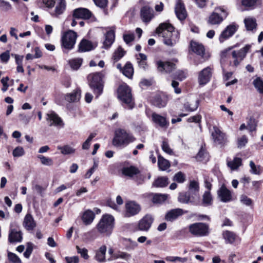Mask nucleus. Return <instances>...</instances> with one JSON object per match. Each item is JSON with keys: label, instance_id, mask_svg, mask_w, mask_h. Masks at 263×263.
Returning a JSON list of instances; mask_svg holds the SVG:
<instances>
[{"label": "nucleus", "instance_id": "obj_1", "mask_svg": "<svg viewBox=\"0 0 263 263\" xmlns=\"http://www.w3.org/2000/svg\"><path fill=\"white\" fill-rule=\"evenodd\" d=\"M156 32L163 38V42L168 46H174L179 40V33L174 30V27L168 23L160 24Z\"/></svg>", "mask_w": 263, "mask_h": 263}, {"label": "nucleus", "instance_id": "obj_2", "mask_svg": "<svg viewBox=\"0 0 263 263\" xmlns=\"http://www.w3.org/2000/svg\"><path fill=\"white\" fill-rule=\"evenodd\" d=\"M115 226V218L109 214L103 215L97 226V229L101 233L110 235Z\"/></svg>", "mask_w": 263, "mask_h": 263}, {"label": "nucleus", "instance_id": "obj_3", "mask_svg": "<svg viewBox=\"0 0 263 263\" xmlns=\"http://www.w3.org/2000/svg\"><path fill=\"white\" fill-rule=\"evenodd\" d=\"M135 139L132 135L128 133L125 129L119 128L115 131L112 144L116 146L127 145L129 143L133 142Z\"/></svg>", "mask_w": 263, "mask_h": 263}, {"label": "nucleus", "instance_id": "obj_4", "mask_svg": "<svg viewBox=\"0 0 263 263\" xmlns=\"http://www.w3.org/2000/svg\"><path fill=\"white\" fill-rule=\"evenodd\" d=\"M118 97L123 102L127 105L130 109L134 106L132 100L131 90L129 87L125 84L120 85L118 89Z\"/></svg>", "mask_w": 263, "mask_h": 263}, {"label": "nucleus", "instance_id": "obj_5", "mask_svg": "<svg viewBox=\"0 0 263 263\" xmlns=\"http://www.w3.org/2000/svg\"><path fill=\"white\" fill-rule=\"evenodd\" d=\"M89 78L91 79L89 86L93 90L96 98H98L103 92L102 75L100 73H95L90 74Z\"/></svg>", "mask_w": 263, "mask_h": 263}, {"label": "nucleus", "instance_id": "obj_6", "mask_svg": "<svg viewBox=\"0 0 263 263\" xmlns=\"http://www.w3.org/2000/svg\"><path fill=\"white\" fill-rule=\"evenodd\" d=\"M77 34L72 30L65 32L62 37V45L65 49H72L76 42Z\"/></svg>", "mask_w": 263, "mask_h": 263}, {"label": "nucleus", "instance_id": "obj_7", "mask_svg": "<svg viewBox=\"0 0 263 263\" xmlns=\"http://www.w3.org/2000/svg\"><path fill=\"white\" fill-rule=\"evenodd\" d=\"M189 232L193 235L203 236L209 234V227L202 222H197L192 224L189 227Z\"/></svg>", "mask_w": 263, "mask_h": 263}, {"label": "nucleus", "instance_id": "obj_8", "mask_svg": "<svg viewBox=\"0 0 263 263\" xmlns=\"http://www.w3.org/2000/svg\"><path fill=\"white\" fill-rule=\"evenodd\" d=\"M227 16V12L221 8H217L215 11L210 15L208 23L211 25H218L223 20L224 17Z\"/></svg>", "mask_w": 263, "mask_h": 263}, {"label": "nucleus", "instance_id": "obj_9", "mask_svg": "<svg viewBox=\"0 0 263 263\" xmlns=\"http://www.w3.org/2000/svg\"><path fill=\"white\" fill-rule=\"evenodd\" d=\"M22 234L18 224L15 221L10 224L9 240L11 242H21L22 240Z\"/></svg>", "mask_w": 263, "mask_h": 263}, {"label": "nucleus", "instance_id": "obj_10", "mask_svg": "<svg viewBox=\"0 0 263 263\" xmlns=\"http://www.w3.org/2000/svg\"><path fill=\"white\" fill-rule=\"evenodd\" d=\"M141 210V207L139 204L135 201H128L125 204V210L124 216L130 217L138 214Z\"/></svg>", "mask_w": 263, "mask_h": 263}, {"label": "nucleus", "instance_id": "obj_11", "mask_svg": "<svg viewBox=\"0 0 263 263\" xmlns=\"http://www.w3.org/2000/svg\"><path fill=\"white\" fill-rule=\"evenodd\" d=\"M212 136L214 142L216 144L224 145L228 142L226 135L222 133L220 129L216 126L213 127Z\"/></svg>", "mask_w": 263, "mask_h": 263}, {"label": "nucleus", "instance_id": "obj_12", "mask_svg": "<svg viewBox=\"0 0 263 263\" xmlns=\"http://www.w3.org/2000/svg\"><path fill=\"white\" fill-rule=\"evenodd\" d=\"M238 27V26L234 23L228 25L219 35V42L223 43L231 37L236 32Z\"/></svg>", "mask_w": 263, "mask_h": 263}, {"label": "nucleus", "instance_id": "obj_13", "mask_svg": "<svg viewBox=\"0 0 263 263\" xmlns=\"http://www.w3.org/2000/svg\"><path fill=\"white\" fill-rule=\"evenodd\" d=\"M250 48V45H247L238 51H233L232 52V57L235 59L234 64L235 66H237L240 62L245 58L247 53L249 52Z\"/></svg>", "mask_w": 263, "mask_h": 263}, {"label": "nucleus", "instance_id": "obj_14", "mask_svg": "<svg viewBox=\"0 0 263 263\" xmlns=\"http://www.w3.org/2000/svg\"><path fill=\"white\" fill-rule=\"evenodd\" d=\"M140 17L144 23H149L154 17L153 9L147 5L142 7L140 10Z\"/></svg>", "mask_w": 263, "mask_h": 263}, {"label": "nucleus", "instance_id": "obj_15", "mask_svg": "<svg viewBox=\"0 0 263 263\" xmlns=\"http://www.w3.org/2000/svg\"><path fill=\"white\" fill-rule=\"evenodd\" d=\"M212 69L210 67H207L202 69L198 74V83L200 85H204L208 83L212 77Z\"/></svg>", "mask_w": 263, "mask_h": 263}, {"label": "nucleus", "instance_id": "obj_16", "mask_svg": "<svg viewBox=\"0 0 263 263\" xmlns=\"http://www.w3.org/2000/svg\"><path fill=\"white\" fill-rule=\"evenodd\" d=\"M46 120L50 126H54L62 127L64 123L60 117L53 111H50L47 114Z\"/></svg>", "mask_w": 263, "mask_h": 263}, {"label": "nucleus", "instance_id": "obj_17", "mask_svg": "<svg viewBox=\"0 0 263 263\" xmlns=\"http://www.w3.org/2000/svg\"><path fill=\"white\" fill-rule=\"evenodd\" d=\"M54 5V9L51 10L50 13L53 17H58L65 11L66 3L65 0H58Z\"/></svg>", "mask_w": 263, "mask_h": 263}, {"label": "nucleus", "instance_id": "obj_18", "mask_svg": "<svg viewBox=\"0 0 263 263\" xmlns=\"http://www.w3.org/2000/svg\"><path fill=\"white\" fill-rule=\"evenodd\" d=\"M156 65L158 71L163 73H170L175 69V65L167 61H157Z\"/></svg>", "mask_w": 263, "mask_h": 263}, {"label": "nucleus", "instance_id": "obj_19", "mask_svg": "<svg viewBox=\"0 0 263 263\" xmlns=\"http://www.w3.org/2000/svg\"><path fill=\"white\" fill-rule=\"evenodd\" d=\"M153 222V218L152 216L146 215L139 221L138 229L140 231H147L150 229Z\"/></svg>", "mask_w": 263, "mask_h": 263}, {"label": "nucleus", "instance_id": "obj_20", "mask_svg": "<svg viewBox=\"0 0 263 263\" xmlns=\"http://www.w3.org/2000/svg\"><path fill=\"white\" fill-rule=\"evenodd\" d=\"M218 198L223 202H228L232 200L231 192L224 185H222L217 192Z\"/></svg>", "mask_w": 263, "mask_h": 263}, {"label": "nucleus", "instance_id": "obj_21", "mask_svg": "<svg viewBox=\"0 0 263 263\" xmlns=\"http://www.w3.org/2000/svg\"><path fill=\"white\" fill-rule=\"evenodd\" d=\"M152 121L157 125L162 128H167L169 125V122L167 121L166 118L161 116L156 112L152 114Z\"/></svg>", "mask_w": 263, "mask_h": 263}, {"label": "nucleus", "instance_id": "obj_22", "mask_svg": "<svg viewBox=\"0 0 263 263\" xmlns=\"http://www.w3.org/2000/svg\"><path fill=\"white\" fill-rule=\"evenodd\" d=\"M175 13L178 18L181 21L184 20L187 16L184 5L181 0L176 2Z\"/></svg>", "mask_w": 263, "mask_h": 263}, {"label": "nucleus", "instance_id": "obj_23", "mask_svg": "<svg viewBox=\"0 0 263 263\" xmlns=\"http://www.w3.org/2000/svg\"><path fill=\"white\" fill-rule=\"evenodd\" d=\"M92 14L91 12L86 8H79L73 11V16L76 18L89 19Z\"/></svg>", "mask_w": 263, "mask_h": 263}, {"label": "nucleus", "instance_id": "obj_24", "mask_svg": "<svg viewBox=\"0 0 263 263\" xmlns=\"http://www.w3.org/2000/svg\"><path fill=\"white\" fill-rule=\"evenodd\" d=\"M23 226L27 231L33 230L35 228L36 226V222L30 214H27L25 215Z\"/></svg>", "mask_w": 263, "mask_h": 263}, {"label": "nucleus", "instance_id": "obj_25", "mask_svg": "<svg viewBox=\"0 0 263 263\" xmlns=\"http://www.w3.org/2000/svg\"><path fill=\"white\" fill-rule=\"evenodd\" d=\"M185 212L181 209H175L168 211L165 215V219L167 221H172L178 217L182 215Z\"/></svg>", "mask_w": 263, "mask_h": 263}, {"label": "nucleus", "instance_id": "obj_26", "mask_svg": "<svg viewBox=\"0 0 263 263\" xmlns=\"http://www.w3.org/2000/svg\"><path fill=\"white\" fill-rule=\"evenodd\" d=\"M106 247L105 245L101 246L96 251L95 259L99 262L102 263L106 262L107 259L106 258Z\"/></svg>", "mask_w": 263, "mask_h": 263}, {"label": "nucleus", "instance_id": "obj_27", "mask_svg": "<svg viewBox=\"0 0 263 263\" xmlns=\"http://www.w3.org/2000/svg\"><path fill=\"white\" fill-rule=\"evenodd\" d=\"M190 46L193 52L200 56H201L202 57H203L205 53V49L201 44L192 41L191 42Z\"/></svg>", "mask_w": 263, "mask_h": 263}, {"label": "nucleus", "instance_id": "obj_28", "mask_svg": "<svg viewBox=\"0 0 263 263\" xmlns=\"http://www.w3.org/2000/svg\"><path fill=\"white\" fill-rule=\"evenodd\" d=\"M95 214L92 211L87 210L85 211L82 215V220L85 225L90 224L93 221Z\"/></svg>", "mask_w": 263, "mask_h": 263}, {"label": "nucleus", "instance_id": "obj_29", "mask_svg": "<svg viewBox=\"0 0 263 263\" xmlns=\"http://www.w3.org/2000/svg\"><path fill=\"white\" fill-rule=\"evenodd\" d=\"M245 27L247 31H253L257 27L256 20L252 17H247L244 20Z\"/></svg>", "mask_w": 263, "mask_h": 263}, {"label": "nucleus", "instance_id": "obj_30", "mask_svg": "<svg viewBox=\"0 0 263 263\" xmlns=\"http://www.w3.org/2000/svg\"><path fill=\"white\" fill-rule=\"evenodd\" d=\"M242 165L240 158L234 157L232 160L227 161V165L231 171L237 170Z\"/></svg>", "mask_w": 263, "mask_h": 263}, {"label": "nucleus", "instance_id": "obj_31", "mask_svg": "<svg viewBox=\"0 0 263 263\" xmlns=\"http://www.w3.org/2000/svg\"><path fill=\"white\" fill-rule=\"evenodd\" d=\"M115 33L112 30H109L106 32L105 35V39L103 43V46L105 48L110 47L114 42Z\"/></svg>", "mask_w": 263, "mask_h": 263}, {"label": "nucleus", "instance_id": "obj_32", "mask_svg": "<svg viewBox=\"0 0 263 263\" xmlns=\"http://www.w3.org/2000/svg\"><path fill=\"white\" fill-rule=\"evenodd\" d=\"M93 49L91 43L86 40H83L79 44V50L80 52H86Z\"/></svg>", "mask_w": 263, "mask_h": 263}, {"label": "nucleus", "instance_id": "obj_33", "mask_svg": "<svg viewBox=\"0 0 263 263\" xmlns=\"http://www.w3.org/2000/svg\"><path fill=\"white\" fill-rule=\"evenodd\" d=\"M65 100L68 102H75L79 100L80 98V92L79 90H76L73 92L65 96Z\"/></svg>", "mask_w": 263, "mask_h": 263}, {"label": "nucleus", "instance_id": "obj_34", "mask_svg": "<svg viewBox=\"0 0 263 263\" xmlns=\"http://www.w3.org/2000/svg\"><path fill=\"white\" fill-rule=\"evenodd\" d=\"M168 178L166 177H158L153 183V185L157 187H163L168 184Z\"/></svg>", "mask_w": 263, "mask_h": 263}, {"label": "nucleus", "instance_id": "obj_35", "mask_svg": "<svg viewBox=\"0 0 263 263\" xmlns=\"http://www.w3.org/2000/svg\"><path fill=\"white\" fill-rule=\"evenodd\" d=\"M158 164L159 168L162 171H165L170 166L169 161L161 156L158 157Z\"/></svg>", "mask_w": 263, "mask_h": 263}, {"label": "nucleus", "instance_id": "obj_36", "mask_svg": "<svg viewBox=\"0 0 263 263\" xmlns=\"http://www.w3.org/2000/svg\"><path fill=\"white\" fill-rule=\"evenodd\" d=\"M167 194H156L153 195L152 201L155 203H162L168 198Z\"/></svg>", "mask_w": 263, "mask_h": 263}, {"label": "nucleus", "instance_id": "obj_37", "mask_svg": "<svg viewBox=\"0 0 263 263\" xmlns=\"http://www.w3.org/2000/svg\"><path fill=\"white\" fill-rule=\"evenodd\" d=\"M188 189L190 193H193L196 195V194L198 193L199 190L198 182L195 180L190 181Z\"/></svg>", "mask_w": 263, "mask_h": 263}, {"label": "nucleus", "instance_id": "obj_38", "mask_svg": "<svg viewBox=\"0 0 263 263\" xmlns=\"http://www.w3.org/2000/svg\"><path fill=\"white\" fill-rule=\"evenodd\" d=\"M223 237L227 243H232L236 239L235 234L230 231H224L223 233Z\"/></svg>", "mask_w": 263, "mask_h": 263}, {"label": "nucleus", "instance_id": "obj_39", "mask_svg": "<svg viewBox=\"0 0 263 263\" xmlns=\"http://www.w3.org/2000/svg\"><path fill=\"white\" fill-rule=\"evenodd\" d=\"M122 173L126 176L133 177L134 175L139 173V170L134 166H130L124 168Z\"/></svg>", "mask_w": 263, "mask_h": 263}, {"label": "nucleus", "instance_id": "obj_40", "mask_svg": "<svg viewBox=\"0 0 263 263\" xmlns=\"http://www.w3.org/2000/svg\"><path fill=\"white\" fill-rule=\"evenodd\" d=\"M213 198L210 191H205L202 196V204L204 206L212 204Z\"/></svg>", "mask_w": 263, "mask_h": 263}, {"label": "nucleus", "instance_id": "obj_41", "mask_svg": "<svg viewBox=\"0 0 263 263\" xmlns=\"http://www.w3.org/2000/svg\"><path fill=\"white\" fill-rule=\"evenodd\" d=\"M113 258H116V259H122L127 261L131 258V255L126 252L118 251L115 253Z\"/></svg>", "mask_w": 263, "mask_h": 263}, {"label": "nucleus", "instance_id": "obj_42", "mask_svg": "<svg viewBox=\"0 0 263 263\" xmlns=\"http://www.w3.org/2000/svg\"><path fill=\"white\" fill-rule=\"evenodd\" d=\"M122 73L128 78L132 77L134 73V69L131 63H127L125 64L122 70Z\"/></svg>", "mask_w": 263, "mask_h": 263}, {"label": "nucleus", "instance_id": "obj_43", "mask_svg": "<svg viewBox=\"0 0 263 263\" xmlns=\"http://www.w3.org/2000/svg\"><path fill=\"white\" fill-rule=\"evenodd\" d=\"M83 60L81 58L73 59L69 61V64L71 68L77 70L81 65Z\"/></svg>", "mask_w": 263, "mask_h": 263}, {"label": "nucleus", "instance_id": "obj_44", "mask_svg": "<svg viewBox=\"0 0 263 263\" xmlns=\"http://www.w3.org/2000/svg\"><path fill=\"white\" fill-rule=\"evenodd\" d=\"M199 102L198 100L193 103H186L184 104V108L186 110L189 111H193L197 109L198 106Z\"/></svg>", "mask_w": 263, "mask_h": 263}, {"label": "nucleus", "instance_id": "obj_45", "mask_svg": "<svg viewBox=\"0 0 263 263\" xmlns=\"http://www.w3.org/2000/svg\"><path fill=\"white\" fill-rule=\"evenodd\" d=\"M58 149L61 150V153L64 155L73 154L75 152V149L69 145L59 146Z\"/></svg>", "mask_w": 263, "mask_h": 263}, {"label": "nucleus", "instance_id": "obj_46", "mask_svg": "<svg viewBox=\"0 0 263 263\" xmlns=\"http://www.w3.org/2000/svg\"><path fill=\"white\" fill-rule=\"evenodd\" d=\"M124 53H125V51L123 50V49L121 47H119L115 51L113 57H112V59L116 62L118 61L122 57H123L124 56Z\"/></svg>", "mask_w": 263, "mask_h": 263}, {"label": "nucleus", "instance_id": "obj_47", "mask_svg": "<svg viewBox=\"0 0 263 263\" xmlns=\"http://www.w3.org/2000/svg\"><path fill=\"white\" fill-rule=\"evenodd\" d=\"M37 158L40 159L41 162L43 165L46 166H51L53 164L51 158L46 157L43 155H39Z\"/></svg>", "mask_w": 263, "mask_h": 263}, {"label": "nucleus", "instance_id": "obj_48", "mask_svg": "<svg viewBox=\"0 0 263 263\" xmlns=\"http://www.w3.org/2000/svg\"><path fill=\"white\" fill-rule=\"evenodd\" d=\"M249 165L251 167V173L255 175H259L260 174L261 170L259 165L256 166L252 161H250Z\"/></svg>", "mask_w": 263, "mask_h": 263}, {"label": "nucleus", "instance_id": "obj_49", "mask_svg": "<svg viewBox=\"0 0 263 263\" xmlns=\"http://www.w3.org/2000/svg\"><path fill=\"white\" fill-rule=\"evenodd\" d=\"M179 202L182 203H188L192 202L191 200L189 195H187L186 193H180L178 198Z\"/></svg>", "mask_w": 263, "mask_h": 263}, {"label": "nucleus", "instance_id": "obj_50", "mask_svg": "<svg viewBox=\"0 0 263 263\" xmlns=\"http://www.w3.org/2000/svg\"><path fill=\"white\" fill-rule=\"evenodd\" d=\"M185 175L183 173L179 172L174 175L173 180L178 183H182L185 181Z\"/></svg>", "mask_w": 263, "mask_h": 263}, {"label": "nucleus", "instance_id": "obj_51", "mask_svg": "<svg viewBox=\"0 0 263 263\" xmlns=\"http://www.w3.org/2000/svg\"><path fill=\"white\" fill-rule=\"evenodd\" d=\"M248 139L246 136L243 135L238 138L237 139V147L239 148L243 147L248 143Z\"/></svg>", "mask_w": 263, "mask_h": 263}, {"label": "nucleus", "instance_id": "obj_52", "mask_svg": "<svg viewBox=\"0 0 263 263\" xmlns=\"http://www.w3.org/2000/svg\"><path fill=\"white\" fill-rule=\"evenodd\" d=\"M253 84L255 87L258 90V91L262 93H263V81L259 78H258L254 80Z\"/></svg>", "mask_w": 263, "mask_h": 263}, {"label": "nucleus", "instance_id": "obj_53", "mask_svg": "<svg viewBox=\"0 0 263 263\" xmlns=\"http://www.w3.org/2000/svg\"><path fill=\"white\" fill-rule=\"evenodd\" d=\"M96 136V133H91L86 139V140L83 143L82 145V148L83 149H88L90 145L91 141L92 139Z\"/></svg>", "mask_w": 263, "mask_h": 263}, {"label": "nucleus", "instance_id": "obj_54", "mask_svg": "<svg viewBox=\"0 0 263 263\" xmlns=\"http://www.w3.org/2000/svg\"><path fill=\"white\" fill-rule=\"evenodd\" d=\"M166 260L170 262H177L179 261L181 262H186L187 260L186 257H180L178 256H167L165 258Z\"/></svg>", "mask_w": 263, "mask_h": 263}, {"label": "nucleus", "instance_id": "obj_55", "mask_svg": "<svg viewBox=\"0 0 263 263\" xmlns=\"http://www.w3.org/2000/svg\"><path fill=\"white\" fill-rule=\"evenodd\" d=\"M240 201L242 204L247 206H251L253 204L252 200L245 195H242L240 196Z\"/></svg>", "mask_w": 263, "mask_h": 263}, {"label": "nucleus", "instance_id": "obj_56", "mask_svg": "<svg viewBox=\"0 0 263 263\" xmlns=\"http://www.w3.org/2000/svg\"><path fill=\"white\" fill-rule=\"evenodd\" d=\"M0 8L3 11L7 12L10 11L12 7L9 2L0 1Z\"/></svg>", "mask_w": 263, "mask_h": 263}, {"label": "nucleus", "instance_id": "obj_57", "mask_svg": "<svg viewBox=\"0 0 263 263\" xmlns=\"http://www.w3.org/2000/svg\"><path fill=\"white\" fill-rule=\"evenodd\" d=\"M76 249L78 253L80 254L81 257L84 258L85 259H88L89 258V255L88 254V250L85 248H81L79 246H76Z\"/></svg>", "mask_w": 263, "mask_h": 263}, {"label": "nucleus", "instance_id": "obj_58", "mask_svg": "<svg viewBox=\"0 0 263 263\" xmlns=\"http://www.w3.org/2000/svg\"><path fill=\"white\" fill-rule=\"evenodd\" d=\"M8 257L9 260L13 263H22L21 259L14 253H8Z\"/></svg>", "mask_w": 263, "mask_h": 263}, {"label": "nucleus", "instance_id": "obj_59", "mask_svg": "<svg viewBox=\"0 0 263 263\" xmlns=\"http://www.w3.org/2000/svg\"><path fill=\"white\" fill-rule=\"evenodd\" d=\"M98 166V163L97 162H94L93 166L91 167L86 173L84 175V177L85 179H89L90 178L91 176L97 168Z\"/></svg>", "mask_w": 263, "mask_h": 263}, {"label": "nucleus", "instance_id": "obj_60", "mask_svg": "<svg viewBox=\"0 0 263 263\" xmlns=\"http://www.w3.org/2000/svg\"><path fill=\"white\" fill-rule=\"evenodd\" d=\"M167 103L166 100L165 98H157L154 101V104L158 107L161 108L164 107Z\"/></svg>", "mask_w": 263, "mask_h": 263}, {"label": "nucleus", "instance_id": "obj_61", "mask_svg": "<svg viewBox=\"0 0 263 263\" xmlns=\"http://www.w3.org/2000/svg\"><path fill=\"white\" fill-rule=\"evenodd\" d=\"M162 149L166 154L172 155L173 154V151L170 147L169 144L166 141H163L162 145Z\"/></svg>", "mask_w": 263, "mask_h": 263}, {"label": "nucleus", "instance_id": "obj_62", "mask_svg": "<svg viewBox=\"0 0 263 263\" xmlns=\"http://www.w3.org/2000/svg\"><path fill=\"white\" fill-rule=\"evenodd\" d=\"M137 59L138 61L140 60L139 61L140 65L144 68V66L146 65L145 61L147 59L146 55L143 53H140L137 56Z\"/></svg>", "mask_w": 263, "mask_h": 263}, {"label": "nucleus", "instance_id": "obj_63", "mask_svg": "<svg viewBox=\"0 0 263 263\" xmlns=\"http://www.w3.org/2000/svg\"><path fill=\"white\" fill-rule=\"evenodd\" d=\"M24 154V151L23 147H16L13 151V156L15 157L22 156Z\"/></svg>", "mask_w": 263, "mask_h": 263}, {"label": "nucleus", "instance_id": "obj_64", "mask_svg": "<svg viewBox=\"0 0 263 263\" xmlns=\"http://www.w3.org/2000/svg\"><path fill=\"white\" fill-rule=\"evenodd\" d=\"M67 263H79V258L78 256L66 257L65 258Z\"/></svg>", "mask_w": 263, "mask_h": 263}]
</instances>
